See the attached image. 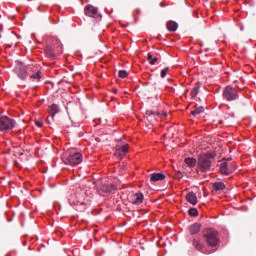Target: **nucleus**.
<instances>
[{
    "mask_svg": "<svg viewBox=\"0 0 256 256\" xmlns=\"http://www.w3.org/2000/svg\"><path fill=\"white\" fill-rule=\"evenodd\" d=\"M217 157L216 152H210L198 156V163L196 167L197 173H207L211 171L213 163H215V158Z\"/></svg>",
    "mask_w": 256,
    "mask_h": 256,
    "instance_id": "f257e3e1",
    "label": "nucleus"
},
{
    "mask_svg": "<svg viewBox=\"0 0 256 256\" xmlns=\"http://www.w3.org/2000/svg\"><path fill=\"white\" fill-rule=\"evenodd\" d=\"M203 237L209 247H217V245H219V237L215 229L207 228L203 230Z\"/></svg>",
    "mask_w": 256,
    "mask_h": 256,
    "instance_id": "f03ea898",
    "label": "nucleus"
},
{
    "mask_svg": "<svg viewBox=\"0 0 256 256\" xmlns=\"http://www.w3.org/2000/svg\"><path fill=\"white\" fill-rule=\"evenodd\" d=\"M223 99L226 101H236V99H239V92L232 86H226L223 91Z\"/></svg>",
    "mask_w": 256,
    "mask_h": 256,
    "instance_id": "7ed1b4c3",
    "label": "nucleus"
},
{
    "mask_svg": "<svg viewBox=\"0 0 256 256\" xmlns=\"http://www.w3.org/2000/svg\"><path fill=\"white\" fill-rule=\"evenodd\" d=\"M15 125V120L7 116L0 117V131H11V129L15 128Z\"/></svg>",
    "mask_w": 256,
    "mask_h": 256,
    "instance_id": "20e7f679",
    "label": "nucleus"
},
{
    "mask_svg": "<svg viewBox=\"0 0 256 256\" xmlns=\"http://www.w3.org/2000/svg\"><path fill=\"white\" fill-rule=\"evenodd\" d=\"M83 161V155L79 152H76L74 154H70L66 160L64 161V163L66 165H72V166H75V165H80Z\"/></svg>",
    "mask_w": 256,
    "mask_h": 256,
    "instance_id": "39448f33",
    "label": "nucleus"
},
{
    "mask_svg": "<svg viewBox=\"0 0 256 256\" xmlns=\"http://www.w3.org/2000/svg\"><path fill=\"white\" fill-rule=\"evenodd\" d=\"M117 191V186L111 183H102L98 186V193L100 195H107L109 193H115Z\"/></svg>",
    "mask_w": 256,
    "mask_h": 256,
    "instance_id": "423d86ee",
    "label": "nucleus"
},
{
    "mask_svg": "<svg viewBox=\"0 0 256 256\" xmlns=\"http://www.w3.org/2000/svg\"><path fill=\"white\" fill-rule=\"evenodd\" d=\"M84 15H86V17H92V19H101L102 17L99 13V9L93 5L85 6Z\"/></svg>",
    "mask_w": 256,
    "mask_h": 256,
    "instance_id": "0eeeda50",
    "label": "nucleus"
},
{
    "mask_svg": "<svg viewBox=\"0 0 256 256\" xmlns=\"http://www.w3.org/2000/svg\"><path fill=\"white\" fill-rule=\"evenodd\" d=\"M28 75L32 81H41L43 79V73H41L37 66L28 67Z\"/></svg>",
    "mask_w": 256,
    "mask_h": 256,
    "instance_id": "6e6552de",
    "label": "nucleus"
},
{
    "mask_svg": "<svg viewBox=\"0 0 256 256\" xmlns=\"http://www.w3.org/2000/svg\"><path fill=\"white\" fill-rule=\"evenodd\" d=\"M145 117L147 121L150 123V125H154V123L157 122V118L161 117V113L158 111L147 110L145 112Z\"/></svg>",
    "mask_w": 256,
    "mask_h": 256,
    "instance_id": "1a4fd4ad",
    "label": "nucleus"
},
{
    "mask_svg": "<svg viewBox=\"0 0 256 256\" xmlns=\"http://www.w3.org/2000/svg\"><path fill=\"white\" fill-rule=\"evenodd\" d=\"M129 199L132 205H141V203H143V200L145 199V196H143V193L138 192V193L132 194Z\"/></svg>",
    "mask_w": 256,
    "mask_h": 256,
    "instance_id": "9d476101",
    "label": "nucleus"
},
{
    "mask_svg": "<svg viewBox=\"0 0 256 256\" xmlns=\"http://www.w3.org/2000/svg\"><path fill=\"white\" fill-rule=\"evenodd\" d=\"M27 71H29V68L25 66H19L16 68V73L18 77L22 79V81H25V79H27V75H29V72Z\"/></svg>",
    "mask_w": 256,
    "mask_h": 256,
    "instance_id": "9b49d317",
    "label": "nucleus"
},
{
    "mask_svg": "<svg viewBox=\"0 0 256 256\" xmlns=\"http://www.w3.org/2000/svg\"><path fill=\"white\" fill-rule=\"evenodd\" d=\"M127 151H129L128 144H126L124 146H118V147H116L114 155H115V157H125V155H127Z\"/></svg>",
    "mask_w": 256,
    "mask_h": 256,
    "instance_id": "f8f14e48",
    "label": "nucleus"
},
{
    "mask_svg": "<svg viewBox=\"0 0 256 256\" xmlns=\"http://www.w3.org/2000/svg\"><path fill=\"white\" fill-rule=\"evenodd\" d=\"M220 173L221 175H231L233 173V170L229 168V163L228 162H222L220 164Z\"/></svg>",
    "mask_w": 256,
    "mask_h": 256,
    "instance_id": "ddd939ff",
    "label": "nucleus"
},
{
    "mask_svg": "<svg viewBox=\"0 0 256 256\" xmlns=\"http://www.w3.org/2000/svg\"><path fill=\"white\" fill-rule=\"evenodd\" d=\"M165 174L163 173H153L150 175V182L151 183H157V181H163L165 180Z\"/></svg>",
    "mask_w": 256,
    "mask_h": 256,
    "instance_id": "4468645a",
    "label": "nucleus"
},
{
    "mask_svg": "<svg viewBox=\"0 0 256 256\" xmlns=\"http://www.w3.org/2000/svg\"><path fill=\"white\" fill-rule=\"evenodd\" d=\"M45 54H46V57H48V59H51L52 61L54 59H56V55H55V50L53 49V47L51 46H47L45 48Z\"/></svg>",
    "mask_w": 256,
    "mask_h": 256,
    "instance_id": "2eb2a0df",
    "label": "nucleus"
},
{
    "mask_svg": "<svg viewBox=\"0 0 256 256\" xmlns=\"http://www.w3.org/2000/svg\"><path fill=\"white\" fill-rule=\"evenodd\" d=\"M186 200L188 201V203H190L191 205H197V195L194 192H189L186 195Z\"/></svg>",
    "mask_w": 256,
    "mask_h": 256,
    "instance_id": "dca6fc26",
    "label": "nucleus"
},
{
    "mask_svg": "<svg viewBox=\"0 0 256 256\" xmlns=\"http://www.w3.org/2000/svg\"><path fill=\"white\" fill-rule=\"evenodd\" d=\"M189 231L191 235H197L199 231H201V224L199 223H194L189 227Z\"/></svg>",
    "mask_w": 256,
    "mask_h": 256,
    "instance_id": "f3484780",
    "label": "nucleus"
},
{
    "mask_svg": "<svg viewBox=\"0 0 256 256\" xmlns=\"http://www.w3.org/2000/svg\"><path fill=\"white\" fill-rule=\"evenodd\" d=\"M184 163H186L188 167H196L198 162L197 159L193 157H188L184 159Z\"/></svg>",
    "mask_w": 256,
    "mask_h": 256,
    "instance_id": "a211bd4d",
    "label": "nucleus"
},
{
    "mask_svg": "<svg viewBox=\"0 0 256 256\" xmlns=\"http://www.w3.org/2000/svg\"><path fill=\"white\" fill-rule=\"evenodd\" d=\"M166 27L168 31H177V28L179 27V25L177 24V22L171 20L167 22Z\"/></svg>",
    "mask_w": 256,
    "mask_h": 256,
    "instance_id": "6ab92c4d",
    "label": "nucleus"
},
{
    "mask_svg": "<svg viewBox=\"0 0 256 256\" xmlns=\"http://www.w3.org/2000/svg\"><path fill=\"white\" fill-rule=\"evenodd\" d=\"M57 113H59V106L57 104H52L50 106V115L52 119L55 117V115H57Z\"/></svg>",
    "mask_w": 256,
    "mask_h": 256,
    "instance_id": "aec40b11",
    "label": "nucleus"
},
{
    "mask_svg": "<svg viewBox=\"0 0 256 256\" xmlns=\"http://www.w3.org/2000/svg\"><path fill=\"white\" fill-rule=\"evenodd\" d=\"M214 191H223L225 189V183L223 182H215L213 184Z\"/></svg>",
    "mask_w": 256,
    "mask_h": 256,
    "instance_id": "412c9836",
    "label": "nucleus"
},
{
    "mask_svg": "<svg viewBox=\"0 0 256 256\" xmlns=\"http://www.w3.org/2000/svg\"><path fill=\"white\" fill-rule=\"evenodd\" d=\"M199 89H201V84H197L191 91V97L192 99H195L197 95H199Z\"/></svg>",
    "mask_w": 256,
    "mask_h": 256,
    "instance_id": "4be33fe9",
    "label": "nucleus"
},
{
    "mask_svg": "<svg viewBox=\"0 0 256 256\" xmlns=\"http://www.w3.org/2000/svg\"><path fill=\"white\" fill-rule=\"evenodd\" d=\"M204 111H205V108L203 106H200V107L196 108L195 110H193L191 112V115H193L195 117L197 115H201V113H204Z\"/></svg>",
    "mask_w": 256,
    "mask_h": 256,
    "instance_id": "5701e85b",
    "label": "nucleus"
},
{
    "mask_svg": "<svg viewBox=\"0 0 256 256\" xmlns=\"http://www.w3.org/2000/svg\"><path fill=\"white\" fill-rule=\"evenodd\" d=\"M192 244H193V247L197 249V251H202L203 244L201 243V241L194 239Z\"/></svg>",
    "mask_w": 256,
    "mask_h": 256,
    "instance_id": "b1692460",
    "label": "nucleus"
},
{
    "mask_svg": "<svg viewBox=\"0 0 256 256\" xmlns=\"http://www.w3.org/2000/svg\"><path fill=\"white\" fill-rule=\"evenodd\" d=\"M147 59L150 62V65H155V63L159 61V58H157L156 56L153 57L151 53H148Z\"/></svg>",
    "mask_w": 256,
    "mask_h": 256,
    "instance_id": "393cba45",
    "label": "nucleus"
},
{
    "mask_svg": "<svg viewBox=\"0 0 256 256\" xmlns=\"http://www.w3.org/2000/svg\"><path fill=\"white\" fill-rule=\"evenodd\" d=\"M188 213L190 217H197L199 215V211L197 210V208H190L188 210Z\"/></svg>",
    "mask_w": 256,
    "mask_h": 256,
    "instance_id": "a878e982",
    "label": "nucleus"
},
{
    "mask_svg": "<svg viewBox=\"0 0 256 256\" xmlns=\"http://www.w3.org/2000/svg\"><path fill=\"white\" fill-rule=\"evenodd\" d=\"M129 74L127 73L126 70H119L118 72V77H120V79H125Z\"/></svg>",
    "mask_w": 256,
    "mask_h": 256,
    "instance_id": "bb28decb",
    "label": "nucleus"
},
{
    "mask_svg": "<svg viewBox=\"0 0 256 256\" xmlns=\"http://www.w3.org/2000/svg\"><path fill=\"white\" fill-rule=\"evenodd\" d=\"M167 73H169V67H166L163 70H161L160 75H161L162 79H165V77H167Z\"/></svg>",
    "mask_w": 256,
    "mask_h": 256,
    "instance_id": "cd10ccee",
    "label": "nucleus"
},
{
    "mask_svg": "<svg viewBox=\"0 0 256 256\" xmlns=\"http://www.w3.org/2000/svg\"><path fill=\"white\" fill-rule=\"evenodd\" d=\"M36 125H37V127H43V121L37 120Z\"/></svg>",
    "mask_w": 256,
    "mask_h": 256,
    "instance_id": "c85d7f7f",
    "label": "nucleus"
},
{
    "mask_svg": "<svg viewBox=\"0 0 256 256\" xmlns=\"http://www.w3.org/2000/svg\"><path fill=\"white\" fill-rule=\"evenodd\" d=\"M164 117H167V113H164Z\"/></svg>",
    "mask_w": 256,
    "mask_h": 256,
    "instance_id": "c756f323",
    "label": "nucleus"
},
{
    "mask_svg": "<svg viewBox=\"0 0 256 256\" xmlns=\"http://www.w3.org/2000/svg\"><path fill=\"white\" fill-rule=\"evenodd\" d=\"M236 88L239 89V85H236Z\"/></svg>",
    "mask_w": 256,
    "mask_h": 256,
    "instance_id": "7c9ffc66",
    "label": "nucleus"
},
{
    "mask_svg": "<svg viewBox=\"0 0 256 256\" xmlns=\"http://www.w3.org/2000/svg\"><path fill=\"white\" fill-rule=\"evenodd\" d=\"M114 93H117V89L114 90Z\"/></svg>",
    "mask_w": 256,
    "mask_h": 256,
    "instance_id": "2f4dec72",
    "label": "nucleus"
},
{
    "mask_svg": "<svg viewBox=\"0 0 256 256\" xmlns=\"http://www.w3.org/2000/svg\"><path fill=\"white\" fill-rule=\"evenodd\" d=\"M227 161H231V158H228Z\"/></svg>",
    "mask_w": 256,
    "mask_h": 256,
    "instance_id": "473e14b6",
    "label": "nucleus"
},
{
    "mask_svg": "<svg viewBox=\"0 0 256 256\" xmlns=\"http://www.w3.org/2000/svg\"><path fill=\"white\" fill-rule=\"evenodd\" d=\"M48 123H51L49 119H48Z\"/></svg>",
    "mask_w": 256,
    "mask_h": 256,
    "instance_id": "72a5a7b5",
    "label": "nucleus"
}]
</instances>
